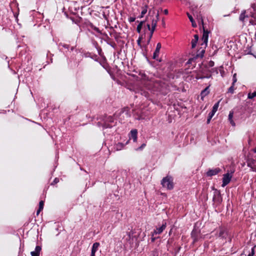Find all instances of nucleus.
<instances>
[{
  "label": "nucleus",
  "mask_w": 256,
  "mask_h": 256,
  "mask_svg": "<svg viewBox=\"0 0 256 256\" xmlns=\"http://www.w3.org/2000/svg\"><path fill=\"white\" fill-rule=\"evenodd\" d=\"M142 83L146 88L152 92H158L162 93L166 92L167 84L163 80L160 79L148 80L145 75L142 76Z\"/></svg>",
  "instance_id": "nucleus-1"
},
{
  "label": "nucleus",
  "mask_w": 256,
  "mask_h": 256,
  "mask_svg": "<svg viewBox=\"0 0 256 256\" xmlns=\"http://www.w3.org/2000/svg\"><path fill=\"white\" fill-rule=\"evenodd\" d=\"M98 120L99 121L97 123V126L99 127H102L103 128H111L116 124L114 118L112 116H103L100 117Z\"/></svg>",
  "instance_id": "nucleus-2"
},
{
  "label": "nucleus",
  "mask_w": 256,
  "mask_h": 256,
  "mask_svg": "<svg viewBox=\"0 0 256 256\" xmlns=\"http://www.w3.org/2000/svg\"><path fill=\"white\" fill-rule=\"evenodd\" d=\"M159 19V14H157L155 18H152L151 20L150 23H148L146 25V28H145V33L148 31H150L148 38V44L152 38L154 31L155 30L156 27L157 25L158 21Z\"/></svg>",
  "instance_id": "nucleus-3"
},
{
  "label": "nucleus",
  "mask_w": 256,
  "mask_h": 256,
  "mask_svg": "<svg viewBox=\"0 0 256 256\" xmlns=\"http://www.w3.org/2000/svg\"><path fill=\"white\" fill-rule=\"evenodd\" d=\"M198 20L200 24H202L203 28V34L202 38V46H204L205 47L207 46L209 31L208 30H206L204 26V20L202 16H200L198 18Z\"/></svg>",
  "instance_id": "nucleus-4"
},
{
  "label": "nucleus",
  "mask_w": 256,
  "mask_h": 256,
  "mask_svg": "<svg viewBox=\"0 0 256 256\" xmlns=\"http://www.w3.org/2000/svg\"><path fill=\"white\" fill-rule=\"evenodd\" d=\"M161 184L162 187L170 190L174 188L173 178L170 176H167L161 180Z\"/></svg>",
  "instance_id": "nucleus-5"
},
{
  "label": "nucleus",
  "mask_w": 256,
  "mask_h": 256,
  "mask_svg": "<svg viewBox=\"0 0 256 256\" xmlns=\"http://www.w3.org/2000/svg\"><path fill=\"white\" fill-rule=\"evenodd\" d=\"M234 172V170H231L230 174L227 172L226 174H224L222 178V187H224L230 183L232 177V174Z\"/></svg>",
  "instance_id": "nucleus-6"
},
{
  "label": "nucleus",
  "mask_w": 256,
  "mask_h": 256,
  "mask_svg": "<svg viewBox=\"0 0 256 256\" xmlns=\"http://www.w3.org/2000/svg\"><path fill=\"white\" fill-rule=\"evenodd\" d=\"M166 222L165 220L162 221V224L159 228H156L154 230V232H152V236H153L154 234H160L166 229Z\"/></svg>",
  "instance_id": "nucleus-7"
},
{
  "label": "nucleus",
  "mask_w": 256,
  "mask_h": 256,
  "mask_svg": "<svg viewBox=\"0 0 256 256\" xmlns=\"http://www.w3.org/2000/svg\"><path fill=\"white\" fill-rule=\"evenodd\" d=\"M246 163L248 166L250 168L252 171L256 172V160L248 158Z\"/></svg>",
  "instance_id": "nucleus-8"
},
{
  "label": "nucleus",
  "mask_w": 256,
  "mask_h": 256,
  "mask_svg": "<svg viewBox=\"0 0 256 256\" xmlns=\"http://www.w3.org/2000/svg\"><path fill=\"white\" fill-rule=\"evenodd\" d=\"M221 172V169L219 168H214L213 169H209L206 173L207 176L212 177L216 176Z\"/></svg>",
  "instance_id": "nucleus-9"
},
{
  "label": "nucleus",
  "mask_w": 256,
  "mask_h": 256,
  "mask_svg": "<svg viewBox=\"0 0 256 256\" xmlns=\"http://www.w3.org/2000/svg\"><path fill=\"white\" fill-rule=\"evenodd\" d=\"M161 48H162L161 44L160 42L156 44V47L155 50V51L153 54V56H152L153 59L158 60V57Z\"/></svg>",
  "instance_id": "nucleus-10"
},
{
  "label": "nucleus",
  "mask_w": 256,
  "mask_h": 256,
  "mask_svg": "<svg viewBox=\"0 0 256 256\" xmlns=\"http://www.w3.org/2000/svg\"><path fill=\"white\" fill-rule=\"evenodd\" d=\"M228 236V232L226 230L223 228H220V232L218 234V236L222 238H226Z\"/></svg>",
  "instance_id": "nucleus-11"
},
{
  "label": "nucleus",
  "mask_w": 256,
  "mask_h": 256,
  "mask_svg": "<svg viewBox=\"0 0 256 256\" xmlns=\"http://www.w3.org/2000/svg\"><path fill=\"white\" fill-rule=\"evenodd\" d=\"M100 246V244L98 242H94L92 248V252L90 256H95V254L96 252L98 250V248Z\"/></svg>",
  "instance_id": "nucleus-12"
},
{
  "label": "nucleus",
  "mask_w": 256,
  "mask_h": 256,
  "mask_svg": "<svg viewBox=\"0 0 256 256\" xmlns=\"http://www.w3.org/2000/svg\"><path fill=\"white\" fill-rule=\"evenodd\" d=\"M130 138L133 140L134 142H136L138 138V130L136 129H133L131 130L130 132Z\"/></svg>",
  "instance_id": "nucleus-13"
},
{
  "label": "nucleus",
  "mask_w": 256,
  "mask_h": 256,
  "mask_svg": "<svg viewBox=\"0 0 256 256\" xmlns=\"http://www.w3.org/2000/svg\"><path fill=\"white\" fill-rule=\"evenodd\" d=\"M42 250V248L40 246H36L34 251L31 252L32 256H40V253Z\"/></svg>",
  "instance_id": "nucleus-14"
},
{
  "label": "nucleus",
  "mask_w": 256,
  "mask_h": 256,
  "mask_svg": "<svg viewBox=\"0 0 256 256\" xmlns=\"http://www.w3.org/2000/svg\"><path fill=\"white\" fill-rule=\"evenodd\" d=\"M121 114H125L127 118L130 116V109L128 107L123 108L120 112Z\"/></svg>",
  "instance_id": "nucleus-15"
},
{
  "label": "nucleus",
  "mask_w": 256,
  "mask_h": 256,
  "mask_svg": "<svg viewBox=\"0 0 256 256\" xmlns=\"http://www.w3.org/2000/svg\"><path fill=\"white\" fill-rule=\"evenodd\" d=\"M198 40V34L194 35V38L192 40V48H194L196 47V44Z\"/></svg>",
  "instance_id": "nucleus-16"
},
{
  "label": "nucleus",
  "mask_w": 256,
  "mask_h": 256,
  "mask_svg": "<svg viewBox=\"0 0 256 256\" xmlns=\"http://www.w3.org/2000/svg\"><path fill=\"white\" fill-rule=\"evenodd\" d=\"M133 234L134 232H127L128 237L126 238V240L129 242L130 243H132L133 242Z\"/></svg>",
  "instance_id": "nucleus-17"
},
{
  "label": "nucleus",
  "mask_w": 256,
  "mask_h": 256,
  "mask_svg": "<svg viewBox=\"0 0 256 256\" xmlns=\"http://www.w3.org/2000/svg\"><path fill=\"white\" fill-rule=\"evenodd\" d=\"M213 200L214 202H216L218 204H220L222 202V198L220 197V193H218L217 194H214L213 197Z\"/></svg>",
  "instance_id": "nucleus-18"
},
{
  "label": "nucleus",
  "mask_w": 256,
  "mask_h": 256,
  "mask_svg": "<svg viewBox=\"0 0 256 256\" xmlns=\"http://www.w3.org/2000/svg\"><path fill=\"white\" fill-rule=\"evenodd\" d=\"M58 46L60 50H62L63 48L68 50L70 48V45L62 42H60Z\"/></svg>",
  "instance_id": "nucleus-19"
},
{
  "label": "nucleus",
  "mask_w": 256,
  "mask_h": 256,
  "mask_svg": "<svg viewBox=\"0 0 256 256\" xmlns=\"http://www.w3.org/2000/svg\"><path fill=\"white\" fill-rule=\"evenodd\" d=\"M148 5H145L142 8V11L141 12V14L140 16V18H143L144 14L147 12H148Z\"/></svg>",
  "instance_id": "nucleus-20"
},
{
  "label": "nucleus",
  "mask_w": 256,
  "mask_h": 256,
  "mask_svg": "<svg viewBox=\"0 0 256 256\" xmlns=\"http://www.w3.org/2000/svg\"><path fill=\"white\" fill-rule=\"evenodd\" d=\"M187 15H188V16L190 20L192 22V26L194 28H196L197 26H196V24L192 16L190 14L188 13L187 14Z\"/></svg>",
  "instance_id": "nucleus-21"
},
{
  "label": "nucleus",
  "mask_w": 256,
  "mask_h": 256,
  "mask_svg": "<svg viewBox=\"0 0 256 256\" xmlns=\"http://www.w3.org/2000/svg\"><path fill=\"white\" fill-rule=\"evenodd\" d=\"M211 76H211L210 74H206L205 76H200L199 74H198L196 76V78L197 80H198V79H204V78H210L211 77Z\"/></svg>",
  "instance_id": "nucleus-22"
},
{
  "label": "nucleus",
  "mask_w": 256,
  "mask_h": 256,
  "mask_svg": "<svg viewBox=\"0 0 256 256\" xmlns=\"http://www.w3.org/2000/svg\"><path fill=\"white\" fill-rule=\"evenodd\" d=\"M191 236L192 238L193 239V242H196L198 240V238L196 232L193 230L192 232Z\"/></svg>",
  "instance_id": "nucleus-23"
},
{
  "label": "nucleus",
  "mask_w": 256,
  "mask_h": 256,
  "mask_svg": "<svg viewBox=\"0 0 256 256\" xmlns=\"http://www.w3.org/2000/svg\"><path fill=\"white\" fill-rule=\"evenodd\" d=\"M208 87H206L204 90L202 91L200 96L202 98H203L209 94Z\"/></svg>",
  "instance_id": "nucleus-24"
},
{
  "label": "nucleus",
  "mask_w": 256,
  "mask_h": 256,
  "mask_svg": "<svg viewBox=\"0 0 256 256\" xmlns=\"http://www.w3.org/2000/svg\"><path fill=\"white\" fill-rule=\"evenodd\" d=\"M88 27H89V28L95 30L98 33L101 34V32L99 30V28H98L95 26H94L92 24H90L88 26Z\"/></svg>",
  "instance_id": "nucleus-25"
},
{
  "label": "nucleus",
  "mask_w": 256,
  "mask_h": 256,
  "mask_svg": "<svg viewBox=\"0 0 256 256\" xmlns=\"http://www.w3.org/2000/svg\"><path fill=\"white\" fill-rule=\"evenodd\" d=\"M124 146V144L122 142H118L115 146L116 150H121Z\"/></svg>",
  "instance_id": "nucleus-26"
},
{
  "label": "nucleus",
  "mask_w": 256,
  "mask_h": 256,
  "mask_svg": "<svg viewBox=\"0 0 256 256\" xmlns=\"http://www.w3.org/2000/svg\"><path fill=\"white\" fill-rule=\"evenodd\" d=\"M220 101H218V102H217L216 103L214 106H213L212 107V112H213L214 113H216V112L218 110V108L219 106V104H220Z\"/></svg>",
  "instance_id": "nucleus-27"
},
{
  "label": "nucleus",
  "mask_w": 256,
  "mask_h": 256,
  "mask_svg": "<svg viewBox=\"0 0 256 256\" xmlns=\"http://www.w3.org/2000/svg\"><path fill=\"white\" fill-rule=\"evenodd\" d=\"M144 23V21L140 22V24H138L136 28V31L140 33L141 32L142 28V27L143 24Z\"/></svg>",
  "instance_id": "nucleus-28"
},
{
  "label": "nucleus",
  "mask_w": 256,
  "mask_h": 256,
  "mask_svg": "<svg viewBox=\"0 0 256 256\" xmlns=\"http://www.w3.org/2000/svg\"><path fill=\"white\" fill-rule=\"evenodd\" d=\"M201 72L202 73V76H205L206 74H210V71L207 70L206 68H202L201 70Z\"/></svg>",
  "instance_id": "nucleus-29"
},
{
  "label": "nucleus",
  "mask_w": 256,
  "mask_h": 256,
  "mask_svg": "<svg viewBox=\"0 0 256 256\" xmlns=\"http://www.w3.org/2000/svg\"><path fill=\"white\" fill-rule=\"evenodd\" d=\"M256 246H254L251 249V252L248 254V256H254L255 254V248Z\"/></svg>",
  "instance_id": "nucleus-30"
},
{
  "label": "nucleus",
  "mask_w": 256,
  "mask_h": 256,
  "mask_svg": "<svg viewBox=\"0 0 256 256\" xmlns=\"http://www.w3.org/2000/svg\"><path fill=\"white\" fill-rule=\"evenodd\" d=\"M255 96H256V91L252 93H249L248 94V98L250 99H252Z\"/></svg>",
  "instance_id": "nucleus-31"
},
{
  "label": "nucleus",
  "mask_w": 256,
  "mask_h": 256,
  "mask_svg": "<svg viewBox=\"0 0 256 256\" xmlns=\"http://www.w3.org/2000/svg\"><path fill=\"white\" fill-rule=\"evenodd\" d=\"M234 85L232 84V86L228 89V92H230V94H233L234 92Z\"/></svg>",
  "instance_id": "nucleus-32"
},
{
  "label": "nucleus",
  "mask_w": 256,
  "mask_h": 256,
  "mask_svg": "<svg viewBox=\"0 0 256 256\" xmlns=\"http://www.w3.org/2000/svg\"><path fill=\"white\" fill-rule=\"evenodd\" d=\"M146 146V144H142L140 147L138 148L136 150L137 151L142 150Z\"/></svg>",
  "instance_id": "nucleus-33"
},
{
  "label": "nucleus",
  "mask_w": 256,
  "mask_h": 256,
  "mask_svg": "<svg viewBox=\"0 0 256 256\" xmlns=\"http://www.w3.org/2000/svg\"><path fill=\"white\" fill-rule=\"evenodd\" d=\"M59 178H56L54 181L51 183V185L52 186H53V185H54L56 184L57 183H58L59 182Z\"/></svg>",
  "instance_id": "nucleus-34"
},
{
  "label": "nucleus",
  "mask_w": 256,
  "mask_h": 256,
  "mask_svg": "<svg viewBox=\"0 0 256 256\" xmlns=\"http://www.w3.org/2000/svg\"><path fill=\"white\" fill-rule=\"evenodd\" d=\"M44 202L42 200H40L39 202V208L40 210H42L44 208Z\"/></svg>",
  "instance_id": "nucleus-35"
},
{
  "label": "nucleus",
  "mask_w": 256,
  "mask_h": 256,
  "mask_svg": "<svg viewBox=\"0 0 256 256\" xmlns=\"http://www.w3.org/2000/svg\"><path fill=\"white\" fill-rule=\"evenodd\" d=\"M236 74H234V75H233V76H232V84L233 85H234V84L237 81V79H236Z\"/></svg>",
  "instance_id": "nucleus-36"
},
{
  "label": "nucleus",
  "mask_w": 256,
  "mask_h": 256,
  "mask_svg": "<svg viewBox=\"0 0 256 256\" xmlns=\"http://www.w3.org/2000/svg\"><path fill=\"white\" fill-rule=\"evenodd\" d=\"M233 114L234 112L232 111H230V114H228V120L232 119L233 118Z\"/></svg>",
  "instance_id": "nucleus-37"
},
{
  "label": "nucleus",
  "mask_w": 256,
  "mask_h": 256,
  "mask_svg": "<svg viewBox=\"0 0 256 256\" xmlns=\"http://www.w3.org/2000/svg\"><path fill=\"white\" fill-rule=\"evenodd\" d=\"M136 20V18L134 17H130L129 18H128V21L130 22H134Z\"/></svg>",
  "instance_id": "nucleus-38"
},
{
  "label": "nucleus",
  "mask_w": 256,
  "mask_h": 256,
  "mask_svg": "<svg viewBox=\"0 0 256 256\" xmlns=\"http://www.w3.org/2000/svg\"><path fill=\"white\" fill-rule=\"evenodd\" d=\"M214 114H215L213 112H210L208 114V118H212Z\"/></svg>",
  "instance_id": "nucleus-39"
},
{
  "label": "nucleus",
  "mask_w": 256,
  "mask_h": 256,
  "mask_svg": "<svg viewBox=\"0 0 256 256\" xmlns=\"http://www.w3.org/2000/svg\"><path fill=\"white\" fill-rule=\"evenodd\" d=\"M210 67H212L214 66V62L213 61H210L208 64Z\"/></svg>",
  "instance_id": "nucleus-40"
},
{
  "label": "nucleus",
  "mask_w": 256,
  "mask_h": 256,
  "mask_svg": "<svg viewBox=\"0 0 256 256\" xmlns=\"http://www.w3.org/2000/svg\"><path fill=\"white\" fill-rule=\"evenodd\" d=\"M229 121L230 122V124H232V126H235V123L232 119L230 120Z\"/></svg>",
  "instance_id": "nucleus-41"
},
{
  "label": "nucleus",
  "mask_w": 256,
  "mask_h": 256,
  "mask_svg": "<svg viewBox=\"0 0 256 256\" xmlns=\"http://www.w3.org/2000/svg\"><path fill=\"white\" fill-rule=\"evenodd\" d=\"M156 238H154V236H152V238H151L152 242H154L156 240Z\"/></svg>",
  "instance_id": "nucleus-42"
},
{
  "label": "nucleus",
  "mask_w": 256,
  "mask_h": 256,
  "mask_svg": "<svg viewBox=\"0 0 256 256\" xmlns=\"http://www.w3.org/2000/svg\"><path fill=\"white\" fill-rule=\"evenodd\" d=\"M194 58H190L188 60V62H187L188 64H192V62L193 61Z\"/></svg>",
  "instance_id": "nucleus-43"
},
{
  "label": "nucleus",
  "mask_w": 256,
  "mask_h": 256,
  "mask_svg": "<svg viewBox=\"0 0 256 256\" xmlns=\"http://www.w3.org/2000/svg\"><path fill=\"white\" fill-rule=\"evenodd\" d=\"M164 12L165 14H168V10L167 9H165L164 10Z\"/></svg>",
  "instance_id": "nucleus-44"
},
{
  "label": "nucleus",
  "mask_w": 256,
  "mask_h": 256,
  "mask_svg": "<svg viewBox=\"0 0 256 256\" xmlns=\"http://www.w3.org/2000/svg\"><path fill=\"white\" fill-rule=\"evenodd\" d=\"M42 210H40V208H38L36 211V214L38 215Z\"/></svg>",
  "instance_id": "nucleus-45"
},
{
  "label": "nucleus",
  "mask_w": 256,
  "mask_h": 256,
  "mask_svg": "<svg viewBox=\"0 0 256 256\" xmlns=\"http://www.w3.org/2000/svg\"><path fill=\"white\" fill-rule=\"evenodd\" d=\"M212 118H207V124H209L210 122V120H211Z\"/></svg>",
  "instance_id": "nucleus-46"
},
{
  "label": "nucleus",
  "mask_w": 256,
  "mask_h": 256,
  "mask_svg": "<svg viewBox=\"0 0 256 256\" xmlns=\"http://www.w3.org/2000/svg\"><path fill=\"white\" fill-rule=\"evenodd\" d=\"M138 44V45H140V39L139 38L138 40H137Z\"/></svg>",
  "instance_id": "nucleus-47"
},
{
  "label": "nucleus",
  "mask_w": 256,
  "mask_h": 256,
  "mask_svg": "<svg viewBox=\"0 0 256 256\" xmlns=\"http://www.w3.org/2000/svg\"><path fill=\"white\" fill-rule=\"evenodd\" d=\"M252 151L256 153V147L253 149Z\"/></svg>",
  "instance_id": "nucleus-48"
},
{
  "label": "nucleus",
  "mask_w": 256,
  "mask_h": 256,
  "mask_svg": "<svg viewBox=\"0 0 256 256\" xmlns=\"http://www.w3.org/2000/svg\"><path fill=\"white\" fill-rule=\"evenodd\" d=\"M154 252V256H158V254L156 255V252Z\"/></svg>",
  "instance_id": "nucleus-49"
},
{
  "label": "nucleus",
  "mask_w": 256,
  "mask_h": 256,
  "mask_svg": "<svg viewBox=\"0 0 256 256\" xmlns=\"http://www.w3.org/2000/svg\"><path fill=\"white\" fill-rule=\"evenodd\" d=\"M74 46L71 47V50L72 51L74 50Z\"/></svg>",
  "instance_id": "nucleus-50"
},
{
  "label": "nucleus",
  "mask_w": 256,
  "mask_h": 256,
  "mask_svg": "<svg viewBox=\"0 0 256 256\" xmlns=\"http://www.w3.org/2000/svg\"><path fill=\"white\" fill-rule=\"evenodd\" d=\"M202 52L204 53V50H202Z\"/></svg>",
  "instance_id": "nucleus-51"
},
{
  "label": "nucleus",
  "mask_w": 256,
  "mask_h": 256,
  "mask_svg": "<svg viewBox=\"0 0 256 256\" xmlns=\"http://www.w3.org/2000/svg\"><path fill=\"white\" fill-rule=\"evenodd\" d=\"M106 37L107 38H108V35H107V34H106Z\"/></svg>",
  "instance_id": "nucleus-52"
}]
</instances>
